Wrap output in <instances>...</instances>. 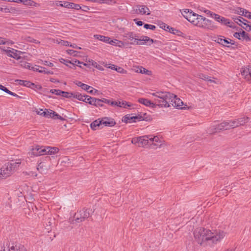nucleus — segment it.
<instances>
[{
  "instance_id": "1",
  "label": "nucleus",
  "mask_w": 251,
  "mask_h": 251,
  "mask_svg": "<svg viewBox=\"0 0 251 251\" xmlns=\"http://www.w3.org/2000/svg\"><path fill=\"white\" fill-rule=\"evenodd\" d=\"M226 232L222 230H211L199 227L194 232L195 240L201 246L207 249L213 248L219 243L226 236Z\"/></svg>"
},
{
  "instance_id": "2",
  "label": "nucleus",
  "mask_w": 251,
  "mask_h": 251,
  "mask_svg": "<svg viewBox=\"0 0 251 251\" xmlns=\"http://www.w3.org/2000/svg\"><path fill=\"white\" fill-rule=\"evenodd\" d=\"M151 95L157 97L155 100L159 103L160 107H169L173 106L177 109L182 108V101L173 93L167 91H157L151 93Z\"/></svg>"
},
{
  "instance_id": "3",
  "label": "nucleus",
  "mask_w": 251,
  "mask_h": 251,
  "mask_svg": "<svg viewBox=\"0 0 251 251\" xmlns=\"http://www.w3.org/2000/svg\"><path fill=\"white\" fill-rule=\"evenodd\" d=\"M193 25L200 27L210 30L215 29L216 27L213 22L206 19L205 17H184Z\"/></svg>"
},
{
  "instance_id": "4",
  "label": "nucleus",
  "mask_w": 251,
  "mask_h": 251,
  "mask_svg": "<svg viewBox=\"0 0 251 251\" xmlns=\"http://www.w3.org/2000/svg\"><path fill=\"white\" fill-rule=\"evenodd\" d=\"M90 210L83 208L76 212L73 219H70V222L72 224L79 223L83 222L86 219L88 218L90 216Z\"/></svg>"
},
{
  "instance_id": "5",
  "label": "nucleus",
  "mask_w": 251,
  "mask_h": 251,
  "mask_svg": "<svg viewBox=\"0 0 251 251\" xmlns=\"http://www.w3.org/2000/svg\"><path fill=\"white\" fill-rule=\"evenodd\" d=\"M19 163L16 162L7 163L0 169V173L1 174V178H5L11 176L16 170Z\"/></svg>"
},
{
  "instance_id": "6",
  "label": "nucleus",
  "mask_w": 251,
  "mask_h": 251,
  "mask_svg": "<svg viewBox=\"0 0 251 251\" xmlns=\"http://www.w3.org/2000/svg\"><path fill=\"white\" fill-rule=\"evenodd\" d=\"M230 128H232L230 121H224L220 124L210 126L209 128V132L210 134H213L222 130H228Z\"/></svg>"
},
{
  "instance_id": "7",
  "label": "nucleus",
  "mask_w": 251,
  "mask_h": 251,
  "mask_svg": "<svg viewBox=\"0 0 251 251\" xmlns=\"http://www.w3.org/2000/svg\"><path fill=\"white\" fill-rule=\"evenodd\" d=\"M153 96L154 97L153 101H151L145 98H140L138 99V101L141 104L151 108H155L156 106L160 107L159 103L157 102L155 100L157 97L155 96Z\"/></svg>"
},
{
  "instance_id": "8",
  "label": "nucleus",
  "mask_w": 251,
  "mask_h": 251,
  "mask_svg": "<svg viewBox=\"0 0 251 251\" xmlns=\"http://www.w3.org/2000/svg\"><path fill=\"white\" fill-rule=\"evenodd\" d=\"M249 118L242 117L234 120H230L231 128H234L240 126H243L248 122Z\"/></svg>"
},
{
  "instance_id": "9",
  "label": "nucleus",
  "mask_w": 251,
  "mask_h": 251,
  "mask_svg": "<svg viewBox=\"0 0 251 251\" xmlns=\"http://www.w3.org/2000/svg\"><path fill=\"white\" fill-rule=\"evenodd\" d=\"M234 21L238 24L239 25L241 26L247 31H250L251 30V26H250L247 23L249 22L244 19L242 17H238L234 18Z\"/></svg>"
},
{
  "instance_id": "10",
  "label": "nucleus",
  "mask_w": 251,
  "mask_h": 251,
  "mask_svg": "<svg viewBox=\"0 0 251 251\" xmlns=\"http://www.w3.org/2000/svg\"><path fill=\"white\" fill-rule=\"evenodd\" d=\"M124 37L125 38V40L129 41L131 44H136L137 41H138L139 36L132 32L125 33Z\"/></svg>"
},
{
  "instance_id": "11",
  "label": "nucleus",
  "mask_w": 251,
  "mask_h": 251,
  "mask_svg": "<svg viewBox=\"0 0 251 251\" xmlns=\"http://www.w3.org/2000/svg\"><path fill=\"white\" fill-rule=\"evenodd\" d=\"M144 120V118L141 115L131 116L130 115H127L123 117V121L126 123H131L136 122V120L142 121Z\"/></svg>"
},
{
  "instance_id": "12",
  "label": "nucleus",
  "mask_w": 251,
  "mask_h": 251,
  "mask_svg": "<svg viewBox=\"0 0 251 251\" xmlns=\"http://www.w3.org/2000/svg\"><path fill=\"white\" fill-rule=\"evenodd\" d=\"M215 41L219 44L227 47H229V46L228 45L229 44L231 45L234 44V42L233 41L230 39H229V41H228L227 39H226V38L222 36H219L216 38Z\"/></svg>"
},
{
  "instance_id": "13",
  "label": "nucleus",
  "mask_w": 251,
  "mask_h": 251,
  "mask_svg": "<svg viewBox=\"0 0 251 251\" xmlns=\"http://www.w3.org/2000/svg\"><path fill=\"white\" fill-rule=\"evenodd\" d=\"M135 11L133 14L138 15L146 14L147 15L151 14L150 11L148 7L145 5L137 6L136 8L134 9Z\"/></svg>"
},
{
  "instance_id": "14",
  "label": "nucleus",
  "mask_w": 251,
  "mask_h": 251,
  "mask_svg": "<svg viewBox=\"0 0 251 251\" xmlns=\"http://www.w3.org/2000/svg\"><path fill=\"white\" fill-rule=\"evenodd\" d=\"M232 13L239 15V16H251V13L250 12L245 9L239 7L233 8L232 10Z\"/></svg>"
},
{
  "instance_id": "15",
  "label": "nucleus",
  "mask_w": 251,
  "mask_h": 251,
  "mask_svg": "<svg viewBox=\"0 0 251 251\" xmlns=\"http://www.w3.org/2000/svg\"><path fill=\"white\" fill-rule=\"evenodd\" d=\"M101 121L102 125H103L106 126L112 127L116 124L115 121L111 117H104L101 118Z\"/></svg>"
},
{
  "instance_id": "16",
  "label": "nucleus",
  "mask_w": 251,
  "mask_h": 251,
  "mask_svg": "<svg viewBox=\"0 0 251 251\" xmlns=\"http://www.w3.org/2000/svg\"><path fill=\"white\" fill-rule=\"evenodd\" d=\"M241 73L245 79L251 82V67L250 68H242Z\"/></svg>"
},
{
  "instance_id": "17",
  "label": "nucleus",
  "mask_w": 251,
  "mask_h": 251,
  "mask_svg": "<svg viewBox=\"0 0 251 251\" xmlns=\"http://www.w3.org/2000/svg\"><path fill=\"white\" fill-rule=\"evenodd\" d=\"M7 251H27L25 246L21 244L8 246L6 248Z\"/></svg>"
},
{
  "instance_id": "18",
  "label": "nucleus",
  "mask_w": 251,
  "mask_h": 251,
  "mask_svg": "<svg viewBox=\"0 0 251 251\" xmlns=\"http://www.w3.org/2000/svg\"><path fill=\"white\" fill-rule=\"evenodd\" d=\"M154 41L153 39H151L148 36H142L140 38H139L138 41H137V45H144L146 43L147 45H151Z\"/></svg>"
},
{
  "instance_id": "19",
  "label": "nucleus",
  "mask_w": 251,
  "mask_h": 251,
  "mask_svg": "<svg viewBox=\"0 0 251 251\" xmlns=\"http://www.w3.org/2000/svg\"><path fill=\"white\" fill-rule=\"evenodd\" d=\"M32 153L34 156H40L46 154V148L40 147L36 146L34 148L32 149Z\"/></svg>"
},
{
  "instance_id": "20",
  "label": "nucleus",
  "mask_w": 251,
  "mask_h": 251,
  "mask_svg": "<svg viewBox=\"0 0 251 251\" xmlns=\"http://www.w3.org/2000/svg\"><path fill=\"white\" fill-rule=\"evenodd\" d=\"M215 21L218 22H221L223 23L224 25L228 26L229 27H232L233 23L230 22L228 19L225 18L224 17H214Z\"/></svg>"
},
{
  "instance_id": "21",
  "label": "nucleus",
  "mask_w": 251,
  "mask_h": 251,
  "mask_svg": "<svg viewBox=\"0 0 251 251\" xmlns=\"http://www.w3.org/2000/svg\"><path fill=\"white\" fill-rule=\"evenodd\" d=\"M101 118H99L97 120H96L95 121H93L90 125L91 128L94 130H96L97 127L101 128L102 127V126L101 127Z\"/></svg>"
},
{
  "instance_id": "22",
  "label": "nucleus",
  "mask_w": 251,
  "mask_h": 251,
  "mask_svg": "<svg viewBox=\"0 0 251 251\" xmlns=\"http://www.w3.org/2000/svg\"><path fill=\"white\" fill-rule=\"evenodd\" d=\"M149 137H147V135L139 137L140 142L137 146L139 147H145L147 146L149 144Z\"/></svg>"
},
{
  "instance_id": "23",
  "label": "nucleus",
  "mask_w": 251,
  "mask_h": 251,
  "mask_svg": "<svg viewBox=\"0 0 251 251\" xmlns=\"http://www.w3.org/2000/svg\"><path fill=\"white\" fill-rule=\"evenodd\" d=\"M15 82L18 83L20 85H23L30 88H31L32 86L34 85L33 83H32L30 81L27 80L16 79L15 80Z\"/></svg>"
},
{
  "instance_id": "24",
  "label": "nucleus",
  "mask_w": 251,
  "mask_h": 251,
  "mask_svg": "<svg viewBox=\"0 0 251 251\" xmlns=\"http://www.w3.org/2000/svg\"><path fill=\"white\" fill-rule=\"evenodd\" d=\"M5 51L6 52L8 56L13 57L15 59H19L20 56L17 54V50L14 49L5 50Z\"/></svg>"
},
{
  "instance_id": "25",
  "label": "nucleus",
  "mask_w": 251,
  "mask_h": 251,
  "mask_svg": "<svg viewBox=\"0 0 251 251\" xmlns=\"http://www.w3.org/2000/svg\"><path fill=\"white\" fill-rule=\"evenodd\" d=\"M155 24L158 25L161 28L163 29V30H165L167 32L170 31V27L171 26L167 25L165 23H163V22L161 21H156L155 22Z\"/></svg>"
},
{
  "instance_id": "26",
  "label": "nucleus",
  "mask_w": 251,
  "mask_h": 251,
  "mask_svg": "<svg viewBox=\"0 0 251 251\" xmlns=\"http://www.w3.org/2000/svg\"><path fill=\"white\" fill-rule=\"evenodd\" d=\"M59 151L58 148L56 147H47L46 148V154H54Z\"/></svg>"
},
{
  "instance_id": "27",
  "label": "nucleus",
  "mask_w": 251,
  "mask_h": 251,
  "mask_svg": "<svg viewBox=\"0 0 251 251\" xmlns=\"http://www.w3.org/2000/svg\"><path fill=\"white\" fill-rule=\"evenodd\" d=\"M114 103H116V104H114V106H117L120 107H123L125 108H127L128 107H130L131 104L129 103L126 102V101H114Z\"/></svg>"
},
{
  "instance_id": "28",
  "label": "nucleus",
  "mask_w": 251,
  "mask_h": 251,
  "mask_svg": "<svg viewBox=\"0 0 251 251\" xmlns=\"http://www.w3.org/2000/svg\"><path fill=\"white\" fill-rule=\"evenodd\" d=\"M90 1L97 2L99 3H105L109 5H113L116 3L114 0H89Z\"/></svg>"
},
{
  "instance_id": "29",
  "label": "nucleus",
  "mask_w": 251,
  "mask_h": 251,
  "mask_svg": "<svg viewBox=\"0 0 251 251\" xmlns=\"http://www.w3.org/2000/svg\"><path fill=\"white\" fill-rule=\"evenodd\" d=\"M108 43H109L110 45L118 47H122L124 45V43L123 42L117 39L111 40L110 39L109 42H108Z\"/></svg>"
},
{
  "instance_id": "30",
  "label": "nucleus",
  "mask_w": 251,
  "mask_h": 251,
  "mask_svg": "<svg viewBox=\"0 0 251 251\" xmlns=\"http://www.w3.org/2000/svg\"><path fill=\"white\" fill-rule=\"evenodd\" d=\"M94 37L99 40L103 41L106 43H108L110 40L109 37L100 35H95Z\"/></svg>"
},
{
  "instance_id": "31",
  "label": "nucleus",
  "mask_w": 251,
  "mask_h": 251,
  "mask_svg": "<svg viewBox=\"0 0 251 251\" xmlns=\"http://www.w3.org/2000/svg\"><path fill=\"white\" fill-rule=\"evenodd\" d=\"M31 69L35 72L44 73V72H45L46 68L45 67L35 65L31 67Z\"/></svg>"
},
{
  "instance_id": "32",
  "label": "nucleus",
  "mask_w": 251,
  "mask_h": 251,
  "mask_svg": "<svg viewBox=\"0 0 251 251\" xmlns=\"http://www.w3.org/2000/svg\"><path fill=\"white\" fill-rule=\"evenodd\" d=\"M73 97L77 99L78 100L83 101L86 100L87 97H85V95H82L81 94L79 93H74L73 94Z\"/></svg>"
},
{
  "instance_id": "33",
  "label": "nucleus",
  "mask_w": 251,
  "mask_h": 251,
  "mask_svg": "<svg viewBox=\"0 0 251 251\" xmlns=\"http://www.w3.org/2000/svg\"><path fill=\"white\" fill-rule=\"evenodd\" d=\"M179 12L181 13L182 16H185L188 14H189L190 15L192 14V16H201L199 14H196L194 12H193L192 11L188 9H183L182 11L180 10Z\"/></svg>"
},
{
  "instance_id": "34",
  "label": "nucleus",
  "mask_w": 251,
  "mask_h": 251,
  "mask_svg": "<svg viewBox=\"0 0 251 251\" xmlns=\"http://www.w3.org/2000/svg\"><path fill=\"white\" fill-rule=\"evenodd\" d=\"M169 32L179 36H182L183 34V33L180 30L176 29L175 28H173L172 27H170V31H169Z\"/></svg>"
},
{
  "instance_id": "35",
  "label": "nucleus",
  "mask_w": 251,
  "mask_h": 251,
  "mask_svg": "<svg viewBox=\"0 0 251 251\" xmlns=\"http://www.w3.org/2000/svg\"><path fill=\"white\" fill-rule=\"evenodd\" d=\"M241 34H242V40H245L247 42L251 41V37L249 35L248 33H246L245 31H242Z\"/></svg>"
},
{
  "instance_id": "36",
  "label": "nucleus",
  "mask_w": 251,
  "mask_h": 251,
  "mask_svg": "<svg viewBox=\"0 0 251 251\" xmlns=\"http://www.w3.org/2000/svg\"><path fill=\"white\" fill-rule=\"evenodd\" d=\"M21 2L27 6H35L36 3L31 0H22Z\"/></svg>"
},
{
  "instance_id": "37",
  "label": "nucleus",
  "mask_w": 251,
  "mask_h": 251,
  "mask_svg": "<svg viewBox=\"0 0 251 251\" xmlns=\"http://www.w3.org/2000/svg\"><path fill=\"white\" fill-rule=\"evenodd\" d=\"M45 114H44V116L46 117V118H52V117H53V111H52V110H48L47 109H45Z\"/></svg>"
},
{
  "instance_id": "38",
  "label": "nucleus",
  "mask_w": 251,
  "mask_h": 251,
  "mask_svg": "<svg viewBox=\"0 0 251 251\" xmlns=\"http://www.w3.org/2000/svg\"><path fill=\"white\" fill-rule=\"evenodd\" d=\"M137 73H140L141 74H145L147 75H150L151 72L147 69H145L143 67H141L140 68H138V69L136 71Z\"/></svg>"
},
{
  "instance_id": "39",
  "label": "nucleus",
  "mask_w": 251,
  "mask_h": 251,
  "mask_svg": "<svg viewBox=\"0 0 251 251\" xmlns=\"http://www.w3.org/2000/svg\"><path fill=\"white\" fill-rule=\"evenodd\" d=\"M200 10L202 12H203L206 15H209L210 16H218V14L213 13L212 12L209 11V10L205 9L204 8H201L200 9Z\"/></svg>"
},
{
  "instance_id": "40",
  "label": "nucleus",
  "mask_w": 251,
  "mask_h": 251,
  "mask_svg": "<svg viewBox=\"0 0 251 251\" xmlns=\"http://www.w3.org/2000/svg\"><path fill=\"white\" fill-rule=\"evenodd\" d=\"M101 101L102 103H105L112 106H114V104H116V103H114V101H112L111 100H108L105 98H102Z\"/></svg>"
},
{
  "instance_id": "41",
  "label": "nucleus",
  "mask_w": 251,
  "mask_h": 251,
  "mask_svg": "<svg viewBox=\"0 0 251 251\" xmlns=\"http://www.w3.org/2000/svg\"><path fill=\"white\" fill-rule=\"evenodd\" d=\"M53 116L52 119H59L61 121H65V119L61 117L60 115H59L58 114L56 113L55 112H53Z\"/></svg>"
},
{
  "instance_id": "42",
  "label": "nucleus",
  "mask_w": 251,
  "mask_h": 251,
  "mask_svg": "<svg viewBox=\"0 0 251 251\" xmlns=\"http://www.w3.org/2000/svg\"><path fill=\"white\" fill-rule=\"evenodd\" d=\"M73 93H69L62 91L61 95H62L63 97L70 98L73 97Z\"/></svg>"
},
{
  "instance_id": "43",
  "label": "nucleus",
  "mask_w": 251,
  "mask_h": 251,
  "mask_svg": "<svg viewBox=\"0 0 251 251\" xmlns=\"http://www.w3.org/2000/svg\"><path fill=\"white\" fill-rule=\"evenodd\" d=\"M144 27L146 29H150L152 30H155L156 28V27L155 25H149V24H145L144 25Z\"/></svg>"
},
{
  "instance_id": "44",
  "label": "nucleus",
  "mask_w": 251,
  "mask_h": 251,
  "mask_svg": "<svg viewBox=\"0 0 251 251\" xmlns=\"http://www.w3.org/2000/svg\"><path fill=\"white\" fill-rule=\"evenodd\" d=\"M50 92L52 94H55V95H58V96L61 95V93H62V91L61 90H57V89H51L50 90Z\"/></svg>"
},
{
  "instance_id": "45",
  "label": "nucleus",
  "mask_w": 251,
  "mask_h": 251,
  "mask_svg": "<svg viewBox=\"0 0 251 251\" xmlns=\"http://www.w3.org/2000/svg\"><path fill=\"white\" fill-rule=\"evenodd\" d=\"M115 71H116L118 73L122 74H124L126 72V71L123 68L118 66H117L116 68H115Z\"/></svg>"
},
{
  "instance_id": "46",
  "label": "nucleus",
  "mask_w": 251,
  "mask_h": 251,
  "mask_svg": "<svg viewBox=\"0 0 251 251\" xmlns=\"http://www.w3.org/2000/svg\"><path fill=\"white\" fill-rule=\"evenodd\" d=\"M72 4V3L65 1L63 3L60 4V5L65 7L70 8V7L73 6Z\"/></svg>"
},
{
  "instance_id": "47",
  "label": "nucleus",
  "mask_w": 251,
  "mask_h": 251,
  "mask_svg": "<svg viewBox=\"0 0 251 251\" xmlns=\"http://www.w3.org/2000/svg\"><path fill=\"white\" fill-rule=\"evenodd\" d=\"M80 63H82V62H80L79 60L75 59V63L72 62V66H70V68H75V66L78 64H80Z\"/></svg>"
},
{
  "instance_id": "48",
  "label": "nucleus",
  "mask_w": 251,
  "mask_h": 251,
  "mask_svg": "<svg viewBox=\"0 0 251 251\" xmlns=\"http://www.w3.org/2000/svg\"><path fill=\"white\" fill-rule=\"evenodd\" d=\"M140 140H139V137H138L137 138H133L131 140V142L132 144H135L137 146L139 144Z\"/></svg>"
},
{
  "instance_id": "49",
  "label": "nucleus",
  "mask_w": 251,
  "mask_h": 251,
  "mask_svg": "<svg viewBox=\"0 0 251 251\" xmlns=\"http://www.w3.org/2000/svg\"><path fill=\"white\" fill-rule=\"evenodd\" d=\"M59 44H60L61 45L65 46H70V42L64 40H61Z\"/></svg>"
},
{
  "instance_id": "50",
  "label": "nucleus",
  "mask_w": 251,
  "mask_h": 251,
  "mask_svg": "<svg viewBox=\"0 0 251 251\" xmlns=\"http://www.w3.org/2000/svg\"><path fill=\"white\" fill-rule=\"evenodd\" d=\"M95 106H96V107H102V106H103V104L102 102L101 101V99H98L97 101L96 102V104Z\"/></svg>"
},
{
  "instance_id": "51",
  "label": "nucleus",
  "mask_w": 251,
  "mask_h": 251,
  "mask_svg": "<svg viewBox=\"0 0 251 251\" xmlns=\"http://www.w3.org/2000/svg\"><path fill=\"white\" fill-rule=\"evenodd\" d=\"M87 97V98H86V100H84L83 101L86 102V103H88L89 104H90V102H92V99H93V97H91L89 96H88V95H85V97L86 98Z\"/></svg>"
},
{
  "instance_id": "52",
  "label": "nucleus",
  "mask_w": 251,
  "mask_h": 251,
  "mask_svg": "<svg viewBox=\"0 0 251 251\" xmlns=\"http://www.w3.org/2000/svg\"><path fill=\"white\" fill-rule=\"evenodd\" d=\"M31 88L34 90H41L42 89V87L40 85H37L34 83V85L32 86Z\"/></svg>"
},
{
  "instance_id": "53",
  "label": "nucleus",
  "mask_w": 251,
  "mask_h": 251,
  "mask_svg": "<svg viewBox=\"0 0 251 251\" xmlns=\"http://www.w3.org/2000/svg\"><path fill=\"white\" fill-rule=\"evenodd\" d=\"M81 88L84 90L88 91L91 88V87L86 84L83 83Z\"/></svg>"
},
{
  "instance_id": "54",
  "label": "nucleus",
  "mask_w": 251,
  "mask_h": 251,
  "mask_svg": "<svg viewBox=\"0 0 251 251\" xmlns=\"http://www.w3.org/2000/svg\"><path fill=\"white\" fill-rule=\"evenodd\" d=\"M25 40L27 41V42H31V43H36V40L32 38L31 37H29V36H28L27 37H26L25 38Z\"/></svg>"
},
{
  "instance_id": "55",
  "label": "nucleus",
  "mask_w": 251,
  "mask_h": 251,
  "mask_svg": "<svg viewBox=\"0 0 251 251\" xmlns=\"http://www.w3.org/2000/svg\"><path fill=\"white\" fill-rule=\"evenodd\" d=\"M61 60L60 61L61 62L65 64V65H66L67 66H68V63H69V64H72V62L69 60H66V59H61Z\"/></svg>"
},
{
  "instance_id": "56",
  "label": "nucleus",
  "mask_w": 251,
  "mask_h": 251,
  "mask_svg": "<svg viewBox=\"0 0 251 251\" xmlns=\"http://www.w3.org/2000/svg\"><path fill=\"white\" fill-rule=\"evenodd\" d=\"M241 32H235L233 34V36L235 37L238 38V39L241 40V36L242 34Z\"/></svg>"
},
{
  "instance_id": "57",
  "label": "nucleus",
  "mask_w": 251,
  "mask_h": 251,
  "mask_svg": "<svg viewBox=\"0 0 251 251\" xmlns=\"http://www.w3.org/2000/svg\"><path fill=\"white\" fill-rule=\"evenodd\" d=\"M42 62H43V64L44 65L48 66L49 67H53V64L52 63L49 62L47 61H43Z\"/></svg>"
},
{
  "instance_id": "58",
  "label": "nucleus",
  "mask_w": 251,
  "mask_h": 251,
  "mask_svg": "<svg viewBox=\"0 0 251 251\" xmlns=\"http://www.w3.org/2000/svg\"><path fill=\"white\" fill-rule=\"evenodd\" d=\"M1 10L5 13H7L8 12L12 13L10 10L13 11V10L8 8H1Z\"/></svg>"
},
{
  "instance_id": "59",
  "label": "nucleus",
  "mask_w": 251,
  "mask_h": 251,
  "mask_svg": "<svg viewBox=\"0 0 251 251\" xmlns=\"http://www.w3.org/2000/svg\"><path fill=\"white\" fill-rule=\"evenodd\" d=\"M36 112L38 115L43 116H44V114H45V109L43 110L42 109H40L39 110H37Z\"/></svg>"
},
{
  "instance_id": "60",
  "label": "nucleus",
  "mask_w": 251,
  "mask_h": 251,
  "mask_svg": "<svg viewBox=\"0 0 251 251\" xmlns=\"http://www.w3.org/2000/svg\"><path fill=\"white\" fill-rule=\"evenodd\" d=\"M73 6L70 7L71 8L75 9H79L80 8V6L78 4H75V3H72V4Z\"/></svg>"
},
{
  "instance_id": "61",
  "label": "nucleus",
  "mask_w": 251,
  "mask_h": 251,
  "mask_svg": "<svg viewBox=\"0 0 251 251\" xmlns=\"http://www.w3.org/2000/svg\"><path fill=\"white\" fill-rule=\"evenodd\" d=\"M97 100V98H93V99H92V102H90V104L95 106Z\"/></svg>"
},
{
  "instance_id": "62",
  "label": "nucleus",
  "mask_w": 251,
  "mask_h": 251,
  "mask_svg": "<svg viewBox=\"0 0 251 251\" xmlns=\"http://www.w3.org/2000/svg\"><path fill=\"white\" fill-rule=\"evenodd\" d=\"M152 140H154V142H155L160 143V142L159 141V138L157 136H154L152 138Z\"/></svg>"
},
{
  "instance_id": "63",
  "label": "nucleus",
  "mask_w": 251,
  "mask_h": 251,
  "mask_svg": "<svg viewBox=\"0 0 251 251\" xmlns=\"http://www.w3.org/2000/svg\"><path fill=\"white\" fill-rule=\"evenodd\" d=\"M5 39L0 37V45L5 44Z\"/></svg>"
},
{
  "instance_id": "64",
  "label": "nucleus",
  "mask_w": 251,
  "mask_h": 251,
  "mask_svg": "<svg viewBox=\"0 0 251 251\" xmlns=\"http://www.w3.org/2000/svg\"><path fill=\"white\" fill-rule=\"evenodd\" d=\"M6 247H2L1 246H0V251H7Z\"/></svg>"
}]
</instances>
